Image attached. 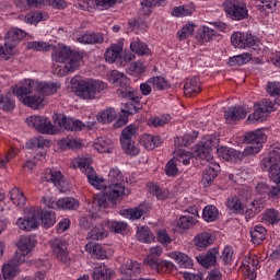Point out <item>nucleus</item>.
<instances>
[{
	"mask_svg": "<svg viewBox=\"0 0 280 280\" xmlns=\"http://www.w3.org/2000/svg\"><path fill=\"white\" fill-rule=\"evenodd\" d=\"M198 139V133L194 132V135H184L182 138L175 139L176 148H187V145H191L194 141Z\"/></svg>",
	"mask_w": 280,
	"mask_h": 280,
	"instance_id": "nucleus-56",
	"label": "nucleus"
},
{
	"mask_svg": "<svg viewBox=\"0 0 280 280\" xmlns=\"http://www.w3.org/2000/svg\"><path fill=\"white\" fill-rule=\"evenodd\" d=\"M56 121L60 128H65V130H70L71 132H78L85 128H93V126H95V122L84 124L81 120L69 118L66 115L57 116Z\"/></svg>",
	"mask_w": 280,
	"mask_h": 280,
	"instance_id": "nucleus-9",
	"label": "nucleus"
},
{
	"mask_svg": "<svg viewBox=\"0 0 280 280\" xmlns=\"http://www.w3.org/2000/svg\"><path fill=\"white\" fill-rule=\"evenodd\" d=\"M32 248H34V243H32V238L30 236L20 240L19 249L15 252L14 257L2 267V275L4 280H11L16 277L20 264H25L27 255L32 253Z\"/></svg>",
	"mask_w": 280,
	"mask_h": 280,
	"instance_id": "nucleus-2",
	"label": "nucleus"
},
{
	"mask_svg": "<svg viewBox=\"0 0 280 280\" xmlns=\"http://www.w3.org/2000/svg\"><path fill=\"white\" fill-rule=\"evenodd\" d=\"M225 207L232 212L235 213L236 215H244L246 211V206L244 202H242V199L237 196H231L226 199L225 201Z\"/></svg>",
	"mask_w": 280,
	"mask_h": 280,
	"instance_id": "nucleus-24",
	"label": "nucleus"
},
{
	"mask_svg": "<svg viewBox=\"0 0 280 280\" xmlns=\"http://www.w3.org/2000/svg\"><path fill=\"white\" fill-rule=\"evenodd\" d=\"M130 49L133 54L138 56H149L150 48H148V44L141 42L140 39H136L130 44Z\"/></svg>",
	"mask_w": 280,
	"mask_h": 280,
	"instance_id": "nucleus-46",
	"label": "nucleus"
},
{
	"mask_svg": "<svg viewBox=\"0 0 280 280\" xmlns=\"http://www.w3.org/2000/svg\"><path fill=\"white\" fill-rule=\"evenodd\" d=\"M93 280H113L115 279V270L108 268L105 264H100L94 267L92 273Z\"/></svg>",
	"mask_w": 280,
	"mask_h": 280,
	"instance_id": "nucleus-18",
	"label": "nucleus"
},
{
	"mask_svg": "<svg viewBox=\"0 0 280 280\" xmlns=\"http://www.w3.org/2000/svg\"><path fill=\"white\" fill-rule=\"evenodd\" d=\"M59 209L65 211H75L80 207V201L73 197H63L58 199Z\"/></svg>",
	"mask_w": 280,
	"mask_h": 280,
	"instance_id": "nucleus-38",
	"label": "nucleus"
},
{
	"mask_svg": "<svg viewBox=\"0 0 280 280\" xmlns=\"http://www.w3.org/2000/svg\"><path fill=\"white\" fill-rule=\"evenodd\" d=\"M137 132H139V127L137 125H129L122 129L120 140L132 141V138L137 137Z\"/></svg>",
	"mask_w": 280,
	"mask_h": 280,
	"instance_id": "nucleus-62",
	"label": "nucleus"
},
{
	"mask_svg": "<svg viewBox=\"0 0 280 280\" xmlns=\"http://www.w3.org/2000/svg\"><path fill=\"white\" fill-rule=\"evenodd\" d=\"M231 42L234 47L246 49V47H253L255 45V36L249 33L235 32L231 36Z\"/></svg>",
	"mask_w": 280,
	"mask_h": 280,
	"instance_id": "nucleus-14",
	"label": "nucleus"
},
{
	"mask_svg": "<svg viewBox=\"0 0 280 280\" xmlns=\"http://www.w3.org/2000/svg\"><path fill=\"white\" fill-rule=\"evenodd\" d=\"M108 85L103 81H81L78 84V95L83 97V100H95V97L106 91Z\"/></svg>",
	"mask_w": 280,
	"mask_h": 280,
	"instance_id": "nucleus-5",
	"label": "nucleus"
},
{
	"mask_svg": "<svg viewBox=\"0 0 280 280\" xmlns=\"http://www.w3.org/2000/svg\"><path fill=\"white\" fill-rule=\"evenodd\" d=\"M78 42L83 45H102L104 43V33L85 32L78 37Z\"/></svg>",
	"mask_w": 280,
	"mask_h": 280,
	"instance_id": "nucleus-19",
	"label": "nucleus"
},
{
	"mask_svg": "<svg viewBox=\"0 0 280 280\" xmlns=\"http://www.w3.org/2000/svg\"><path fill=\"white\" fill-rule=\"evenodd\" d=\"M262 222H265V224H271L272 226H275V224H279L280 212L275 208L267 209L262 213Z\"/></svg>",
	"mask_w": 280,
	"mask_h": 280,
	"instance_id": "nucleus-40",
	"label": "nucleus"
},
{
	"mask_svg": "<svg viewBox=\"0 0 280 280\" xmlns=\"http://www.w3.org/2000/svg\"><path fill=\"white\" fill-rule=\"evenodd\" d=\"M108 237V231L106 230V222L94 226L86 236V240H92L93 242L104 240Z\"/></svg>",
	"mask_w": 280,
	"mask_h": 280,
	"instance_id": "nucleus-32",
	"label": "nucleus"
},
{
	"mask_svg": "<svg viewBox=\"0 0 280 280\" xmlns=\"http://www.w3.org/2000/svg\"><path fill=\"white\" fill-rule=\"evenodd\" d=\"M16 226H19L21 231H34V229L40 226V220H38V215L36 214H33L27 219L19 218L16 220Z\"/></svg>",
	"mask_w": 280,
	"mask_h": 280,
	"instance_id": "nucleus-23",
	"label": "nucleus"
},
{
	"mask_svg": "<svg viewBox=\"0 0 280 280\" xmlns=\"http://www.w3.org/2000/svg\"><path fill=\"white\" fill-rule=\"evenodd\" d=\"M149 82H151L154 91H165V89L170 86L167 80H165L163 77H152L149 79Z\"/></svg>",
	"mask_w": 280,
	"mask_h": 280,
	"instance_id": "nucleus-59",
	"label": "nucleus"
},
{
	"mask_svg": "<svg viewBox=\"0 0 280 280\" xmlns=\"http://www.w3.org/2000/svg\"><path fill=\"white\" fill-rule=\"evenodd\" d=\"M147 187H148V190L150 191V194L155 196V198H158V200H165V199L170 198V190H167L165 188H160L158 186V184L149 183L147 185Z\"/></svg>",
	"mask_w": 280,
	"mask_h": 280,
	"instance_id": "nucleus-42",
	"label": "nucleus"
},
{
	"mask_svg": "<svg viewBox=\"0 0 280 280\" xmlns=\"http://www.w3.org/2000/svg\"><path fill=\"white\" fill-rule=\"evenodd\" d=\"M54 46L47 42H28L26 44V49H32L33 51H51Z\"/></svg>",
	"mask_w": 280,
	"mask_h": 280,
	"instance_id": "nucleus-54",
	"label": "nucleus"
},
{
	"mask_svg": "<svg viewBox=\"0 0 280 280\" xmlns=\"http://www.w3.org/2000/svg\"><path fill=\"white\" fill-rule=\"evenodd\" d=\"M218 259V250L210 249L206 255L198 256L197 261L203 266V268H211V266H215V261Z\"/></svg>",
	"mask_w": 280,
	"mask_h": 280,
	"instance_id": "nucleus-34",
	"label": "nucleus"
},
{
	"mask_svg": "<svg viewBox=\"0 0 280 280\" xmlns=\"http://www.w3.org/2000/svg\"><path fill=\"white\" fill-rule=\"evenodd\" d=\"M97 119L101 121V124H110L117 119V112L112 107L106 108L98 113Z\"/></svg>",
	"mask_w": 280,
	"mask_h": 280,
	"instance_id": "nucleus-45",
	"label": "nucleus"
},
{
	"mask_svg": "<svg viewBox=\"0 0 280 280\" xmlns=\"http://www.w3.org/2000/svg\"><path fill=\"white\" fill-rule=\"evenodd\" d=\"M140 143L147 150H154V148H159V145H161V143H163V140L159 136H153V135H150V133H143L140 137Z\"/></svg>",
	"mask_w": 280,
	"mask_h": 280,
	"instance_id": "nucleus-28",
	"label": "nucleus"
},
{
	"mask_svg": "<svg viewBox=\"0 0 280 280\" xmlns=\"http://www.w3.org/2000/svg\"><path fill=\"white\" fill-rule=\"evenodd\" d=\"M136 237L139 242H142L143 244H152L154 242V233H152V230L148 226H140L137 230Z\"/></svg>",
	"mask_w": 280,
	"mask_h": 280,
	"instance_id": "nucleus-36",
	"label": "nucleus"
},
{
	"mask_svg": "<svg viewBox=\"0 0 280 280\" xmlns=\"http://www.w3.org/2000/svg\"><path fill=\"white\" fill-rule=\"evenodd\" d=\"M85 250L96 259H106L108 257V254H106V249H104V247H102L97 243L89 242L85 245Z\"/></svg>",
	"mask_w": 280,
	"mask_h": 280,
	"instance_id": "nucleus-30",
	"label": "nucleus"
},
{
	"mask_svg": "<svg viewBox=\"0 0 280 280\" xmlns=\"http://www.w3.org/2000/svg\"><path fill=\"white\" fill-rule=\"evenodd\" d=\"M215 241V236L211 231H203L196 234L194 237V244L198 250H202V248H208Z\"/></svg>",
	"mask_w": 280,
	"mask_h": 280,
	"instance_id": "nucleus-16",
	"label": "nucleus"
},
{
	"mask_svg": "<svg viewBox=\"0 0 280 280\" xmlns=\"http://www.w3.org/2000/svg\"><path fill=\"white\" fill-rule=\"evenodd\" d=\"M267 93L271 95V97L276 98V104L279 106L280 104V83L277 81L268 82L266 88Z\"/></svg>",
	"mask_w": 280,
	"mask_h": 280,
	"instance_id": "nucleus-58",
	"label": "nucleus"
},
{
	"mask_svg": "<svg viewBox=\"0 0 280 280\" xmlns=\"http://www.w3.org/2000/svg\"><path fill=\"white\" fill-rule=\"evenodd\" d=\"M25 122L30 128H34L37 132H42V135H54V125L48 117L34 115L27 117Z\"/></svg>",
	"mask_w": 280,
	"mask_h": 280,
	"instance_id": "nucleus-8",
	"label": "nucleus"
},
{
	"mask_svg": "<svg viewBox=\"0 0 280 280\" xmlns=\"http://www.w3.org/2000/svg\"><path fill=\"white\" fill-rule=\"evenodd\" d=\"M171 259H174L180 268H191L192 261L189 256L180 252H171L167 254Z\"/></svg>",
	"mask_w": 280,
	"mask_h": 280,
	"instance_id": "nucleus-31",
	"label": "nucleus"
},
{
	"mask_svg": "<svg viewBox=\"0 0 280 280\" xmlns=\"http://www.w3.org/2000/svg\"><path fill=\"white\" fill-rule=\"evenodd\" d=\"M262 210L264 203L261 202V200L255 199L250 202L249 206H247L245 210V215H247V218H255V215H257V213H261Z\"/></svg>",
	"mask_w": 280,
	"mask_h": 280,
	"instance_id": "nucleus-49",
	"label": "nucleus"
},
{
	"mask_svg": "<svg viewBox=\"0 0 280 280\" xmlns=\"http://www.w3.org/2000/svg\"><path fill=\"white\" fill-rule=\"evenodd\" d=\"M26 86H28V89H36L37 95H42L45 100V97H49V95L58 93L60 83L26 79Z\"/></svg>",
	"mask_w": 280,
	"mask_h": 280,
	"instance_id": "nucleus-7",
	"label": "nucleus"
},
{
	"mask_svg": "<svg viewBox=\"0 0 280 280\" xmlns=\"http://www.w3.org/2000/svg\"><path fill=\"white\" fill-rule=\"evenodd\" d=\"M249 233L253 244L259 245L261 244V242H264V240H266V235L268 232L262 225H255L250 229Z\"/></svg>",
	"mask_w": 280,
	"mask_h": 280,
	"instance_id": "nucleus-39",
	"label": "nucleus"
},
{
	"mask_svg": "<svg viewBox=\"0 0 280 280\" xmlns=\"http://www.w3.org/2000/svg\"><path fill=\"white\" fill-rule=\"evenodd\" d=\"M217 152L218 155L223 159V161L231 163H237V161H242V159H244V153L235 149L220 148L217 150Z\"/></svg>",
	"mask_w": 280,
	"mask_h": 280,
	"instance_id": "nucleus-21",
	"label": "nucleus"
},
{
	"mask_svg": "<svg viewBox=\"0 0 280 280\" xmlns=\"http://www.w3.org/2000/svg\"><path fill=\"white\" fill-rule=\"evenodd\" d=\"M250 60H253V55L244 52V54L231 57L229 60V63L231 67H242L243 65L250 62Z\"/></svg>",
	"mask_w": 280,
	"mask_h": 280,
	"instance_id": "nucleus-48",
	"label": "nucleus"
},
{
	"mask_svg": "<svg viewBox=\"0 0 280 280\" xmlns=\"http://www.w3.org/2000/svg\"><path fill=\"white\" fill-rule=\"evenodd\" d=\"M40 222L44 229H51L56 224V212L52 211H42Z\"/></svg>",
	"mask_w": 280,
	"mask_h": 280,
	"instance_id": "nucleus-50",
	"label": "nucleus"
},
{
	"mask_svg": "<svg viewBox=\"0 0 280 280\" xmlns=\"http://www.w3.org/2000/svg\"><path fill=\"white\" fill-rule=\"evenodd\" d=\"M163 255V247L154 246L149 249L148 256L144 258V264L150 266L151 270H159L160 257Z\"/></svg>",
	"mask_w": 280,
	"mask_h": 280,
	"instance_id": "nucleus-17",
	"label": "nucleus"
},
{
	"mask_svg": "<svg viewBox=\"0 0 280 280\" xmlns=\"http://www.w3.org/2000/svg\"><path fill=\"white\" fill-rule=\"evenodd\" d=\"M222 7L232 21H244V19H248L246 3L240 0H225Z\"/></svg>",
	"mask_w": 280,
	"mask_h": 280,
	"instance_id": "nucleus-6",
	"label": "nucleus"
},
{
	"mask_svg": "<svg viewBox=\"0 0 280 280\" xmlns=\"http://www.w3.org/2000/svg\"><path fill=\"white\" fill-rule=\"evenodd\" d=\"M270 113H275V104L269 100H264L258 103L256 110L248 116L247 121L249 124H255V121H266Z\"/></svg>",
	"mask_w": 280,
	"mask_h": 280,
	"instance_id": "nucleus-10",
	"label": "nucleus"
},
{
	"mask_svg": "<svg viewBox=\"0 0 280 280\" xmlns=\"http://www.w3.org/2000/svg\"><path fill=\"white\" fill-rule=\"evenodd\" d=\"M215 148V139L211 136H206L201 143L196 145L195 154L201 161H208L211 163L213 161V156L211 155V149Z\"/></svg>",
	"mask_w": 280,
	"mask_h": 280,
	"instance_id": "nucleus-11",
	"label": "nucleus"
},
{
	"mask_svg": "<svg viewBox=\"0 0 280 280\" xmlns=\"http://www.w3.org/2000/svg\"><path fill=\"white\" fill-rule=\"evenodd\" d=\"M121 275H127V277H136V275L141 273V264L137 260H127L125 265L120 267Z\"/></svg>",
	"mask_w": 280,
	"mask_h": 280,
	"instance_id": "nucleus-29",
	"label": "nucleus"
},
{
	"mask_svg": "<svg viewBox=\"0 0 280 280\" xmlns=\"http://www.w3.org/2000/svg\"><path fill=\"white\" fill-rule=\"evenodd\" d=\"M246 110L242 106L230 107L224 112L225 120L231 124V121H241V119L246 118Z\"/></svg>",
	"mask_w": 280,
	"mask_h": 280,
	"instance_id": "nucleus-27",
	"label": "nucleus"
},
{
	"mask_svg": "<svg viewBox=\"0 0 280 280\" xmlns=\"http://www.w3.org/2000/svg\"><path fill=\"white\" fill-rule=\"evenodd\" d=\"M120 143L125 154H129V156H137V154H139L140 150L139 147L135 144V141L120 140Z\"/></svg>",
	"mask_w": 280,
	"mask_h": 280,
	"instance_id": "nucleus-55",
	"label": "nucleus"
},
{
	"mask_svg": "<svg viewBox=\"0 0 280 280\" xmlns=\"http://www.w3.org/2000/svg\"><path fill=\"white\" fill-rule=\"evenodd\" d=\"M196 217L194 215H182L177 221L178 229H183V231H189V229H194L196 226Z\"/></svg>",
	"mask_w": 280,
	"mask_h": 280,
	"instance_id": "nucleus-47",
	"label": "nucleus"
},
{
	"mask_svg": "<svg viewBox=\"0 0 280 280\" xmlns=\"http://www.w3.org/2000/svg\"><path fill=\"white\" fill-rule=\"evenodd\" d=\"M44 178L47 183H52V185H61L65 180V175L60 171L48 168Z\"/></svg>",
	"mask_w": 280,
	"mask_h": 280,
	"instance_id": "nucleus-41",
	"label": "nucleus"
},
{
	"mask_svg": "<svg viewBox=\"0 0 280 280\" xmlns=\"http://www.w3.org/2000/svg\"><path fill=\"white\" fill-rule=\"evenodd\" d=\"M27 3L28 5H35V8L45 5V3H48V5H51L52 8H57V10H65V8H67V1L65 0H27Z\"/></svg>",
	"mask_w": 280,
	"mask_h": 280,
	"instance_id": "nucleus-35",
	"label": "nucleus"
},
{
	"mask_svg": "<svg viewBox=\"0 0 280 280\" xmlns=\"http://www.w3.org/2000/svg\"><path fill=\"white\" fill-rule=\"evenodd\" d=\"M50 249L54 257L62 264H67L69 259V249L67 248V241L62 238H52L49 242Z\"/></svg>",
	"mask_w": 280,
	"mask_h": 280,
	"instance_id": "nucleus-12",
	"label": "nucleus"
},
{
	"mask_svg": "<svg viewBox=\"0 0 280 280\" xmlns=\"http://www.w3.org/2000/svg\"><path fill=\"white\" fill-rule=\"evenodd\" d=\"M213 36H215V31L208 26H203L197 34V40H199V43H209L213 40Z\"/></svg>",
	"mask_w": 280,
	"mask_h": 280,
	"instance_id": "nucleus-51",
	"label": "nucleus"
},
{
	"mask_svg": "<svg viewBox=\"0 0 280 280\" xmlns=\"http://www.w3.org/2000/svg\"><path fill=\"white\" fill-rule=\"evenodd\" d=\"M106 229H109L112 233H121L128 229V223L124 221H105Z\"/></svg>",
	"mask_w": 280,
	"mask_h": 280,
	"instance_id": "nucleus-57",
	"label": "nucleus"
},
{
	"mask_svg": "<svg viewBox=\"0 0 280 280\" xmlns=\"http://www.w3.org/2000/svg\"><path fill=\"white\" fill-rule=\"evenodd\" d=\"M47 20L46 13L33 12L25 15L24 21L30 25H36V23H40V21Z\"/></svg>",
	"mask_w": 280,
	"mask_h": 280,
	"instance_id": "nucleus-61",
	"label": "nucleus"
},
{
	"mask_svg": "<svg viewBox=\"0 0 280 280\" xmlns=\"http://www.w3.org/2000/svg\"><path fill=\"white\" fill-rule=\"evenodd\" d=\"M93 207L100 211V209H106L108 207V196H106V192L103 195H95L93 198Z\"/></svg>",
	"mask_w": 280,
	"mask_h": 280,
	"instance_id": "nucleus-63",
	"label": "nucleus"
},
{
	"mask_svg": "<svg viewBox=\"0 0 280 280\" xmlns=\"http://www.w3.org/2000/svg\"><path fill=\"white\" fill-rule=\"evenodd\" d=\"M246 143H256V145H261L266 141V133L261 130L252 131L245 135Z\"/></svg>",
	"mask_w": 280,
	"mask_h": 280,
	"instance_id": "nucleus-43",
	"label": "nucleus"
},
{
	"mask_svg": "<svg viewBox=\"0 0 280 280\" xmlns=\"http://www.w3.org/2000/svg\"><path fill=\"white\" fill-rule=\"evenodd\" d=\"M12 93L18 96L24 106H28V108H33V110H38V108L45 106V96L40 94L32 95V93H36V89L27 86V79H25L21 85L13 86Z\"/></svg>",
	"mask_w": 280,
	"mask_h": 280,
	"instance_id": "nucleus-3",
	"label": "nucleus"
},
{
	"mask_svg": "<svg viewBox=\"0 0 280 280\" xmlns=\"http://www.w3.org/2000/svg\"><path fill=\"white\" fill-rule=\"evenodd\" d=\"M27 36V33L21 28H11L4 37V47L7 51L11 52L12 49L16 48V45Z\"/></svg>",
	"mask_w": 280,
	"mask_h": 280,
	"instance_id": "nucleus-13",
	"label": "nucleus"
},
{
	"mask_svg": "<svg viewBox=\"0 0 280 280\" xmlns=\"http://www.w3.org/2000/svg\"><path fill=\"white\" fill-rule=\"evenodd\" d=\"M220 170V165L217 163H211V165L207 166L203 171L201 183L203 187H211L213 180L218 177V172Z\"/></svg>",
	"mask_w": 280,
	"mask_h": 280,
	"instance_id": "nucleus-22",
	"label": "nucleus"
},
{
	"mask_svg": "<svg viewBox=\"0 0 280 280\" xmlns=\"http://www.w3.org/2000/svg\"><path fill=\"white\" fill-rule=\"evenodd\" d=\"M60 147L63 148V150L71 149V150H80L82 148V141L73 138H65L60 142Z\"/></svg>",
	"mask_w": 280,
	"mask_h": 280,
	"instance_id": "nucleus-60",
	"label": "nucleus"
},
{
	"mask_svg": "<svg viewBox=\"0 0 280 280\" xmlns=\"http://www.w3.org/2000/svg\"><path fill=\"white\" fill-rule=\"evenodd\" d=\"M260 4H258L259 12H262V14H272L275 10L277 9V3H279L277 0H259Z\"/></svg>",
	"mask_w": 280,
	"mask_h": 280,
	"instance_id": "nucleus-52",
	"label": "nucleus"
},
{
	"mask_svg": "<svg viewBox=\"0 0 280 280\" xmlns=\"http://www.w3.org/2000/svg\"><path fill=\"white\" fill-rule=\"evenodd\" d=\"M220 212L215 206H206L202 211V218L206 222H215Z\"/></svg>",
	"mask_w": 280,
	"mask_h": 280,
	"instance_id": "nucleus-53",
	"label": "nucleus"
},
{
	"mask_svg": "<svg viewBox=\"0 0 280 280\" xmlns=\"http://www.w3.org/2000/svg\"><path fill=\"white\" fill-rule=\"evenodd\" d=\"M145 213V207L138 206L135 208H128L120 211V215L127 218V220H140Z\"/></svg>",
	"mask_w": 280,
	"mask_h": 280,
	"instance_id": "nucleus-33",
	"label": "nucleus"
},
{
	"mask_svg": "<svg viewBox=\"0 0 280 280\" xmlns=\"http://www.w3.org/2000/svg\"><path fill=\"white\" fill-rule=\"evenodd\" d=\"M51 58L55 62H62L63 67L59 69V75H69L73 71H78L82 67V60L84 56L82 52L73 51L66 46H57L51 54Z\"/></svg>",
	"mask_w": 280,
	"mask_h": 280,
	"instance_id": "nucleus-1",
	"label": "nucleus"
},
{
	"mask_svg": "<svg viewBox=\"0 0 280 280\" xmlns=\"http://www.w3.org/2000/svg\"><path fill=\"white\" fill-rule=\"evenodd\" d=\"M262 172H268L270 180L280 185V148L272 147L268 156L261 160Z\"/></svg>",
	"mask_w": 280,
	"mask_h": 280,
	"instance_id": "nucleus-4",
	"label": "nucleus"
},
{
	"mask_svg": "<svg viewBox=\"0 0 280 280\" xmlns=\"http://www.w3.org/2000/svg\"><path fill=\"white\" fill-rule=\"evenodd\" d=\"M86 176L92 187H95V189L100 190L106 189V180L104 179V177L97 176V173L94 168H90Z\"/></svg>",
	"mask_w": 280,
	"mask_h": 280,
	"instance_id": "nucleus-37",
	"label": "nucleus"
},
{
	"mask_svg": "<svg viewBox=\"0 0 280 280\" xmlns=\"http://www.w3.org/2000/svg\"><path fill=\"white\" fill-rule=\"evenodd\" d=\"M75 163L79 168L88 176L89 170H93L91 166V163H93V160L91 158H78L75 160Z\"/></svg>",
	"mask_w": 280,
	"mask_h": 280,
	"instance_id": "nucleus-64",
	"label": "nucleus"
},
{
	"mask_svg": "<svg viewBox=\"0 0 280 280\" xmlns=\"http://www.w3.org/2000/svg\"><path fill=\"white\" fill-rule=\"evenodd\" d=\"M200 91H202L200 79L190 78L186 80L184 84V93L187 97H196Z\"/></svg>",
	"mask_w": 280,
	"mask_h": 280,
	"instance_id": "nucleus-25",
	"label": "nucleus"
},
{
	"mask_svg": "<svg viewBox=\"0 0 280 280\" xmlns=\"http://www.w3.org/2000/svg\"><path fill=\"white\" fill-rule=\"evenodd\" d=\"M93 148L101 154H110L115 150V142L109 138H96Z\"/></svg>",
	"mask_w": 280,
	"mask_h": 280,
	"instance_id": "nucleus-26",
	"label": "nucleus"
},
{
	"mask_svg": "<svg viewBox=\"0 0 280 280\" xmlns=\"http://www.w3.org/2000/svg\"><path fill=\"white\" fill-rule=\"evenodd\" d=\"M105 196H107L109 202L124 200V196H126V187L119 183H113L107 187L105 186Z\"/></svg>",
	"mask_w": 280,
	"mask_h": 280,
	"instance_id": "nucleus-15",
	"label": "nucleus"
},
{
	"mask_svg": "<svg viewBox=\"0 0 280 280\" xmlns=\"http://www.w3.org/2000/svg\"><path fill=\"white\" fill-rule=\"evenodd\" d=\"M124 51V40H119L117 44H113L106 49L104 58L106 62H115L121 60V52Z\"/></svg>",
	"mask_w": 280,
	"mask_h": 280,
	"instance_id": "nucleus-20",
	"label": "nucleus"
},
{
	"mask_svg": "<svg viewBox=\"0 0 280 280\" xmlns=\"http://www.w3.org/2000/svg\"><path fill=\"white\" fill-rule=\"evenodd\" d=\"M10 198L16 207H25L27 202L25 194L20 188H12L10 191Z\"/></svg>",
	"mask_w": 280,
	"mask_h": 280,
	"instance_id": "nucleus-44",
	"label": "nucleus"
}]
</instances>
